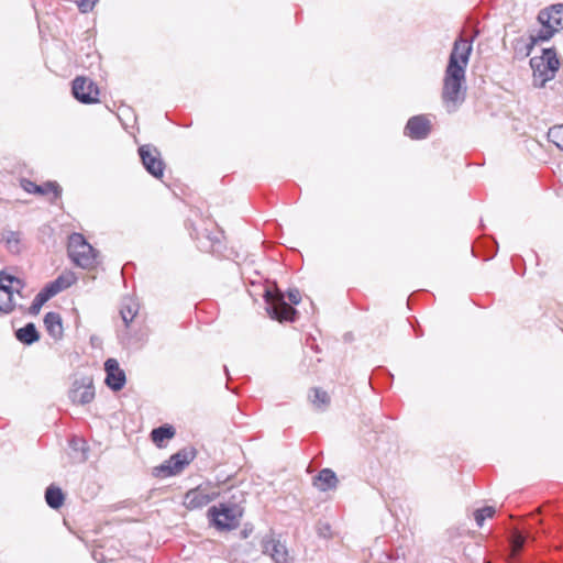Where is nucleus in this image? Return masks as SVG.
I'll return each mask as SVG.
<instances>
[{
  "label": "nucleus",
  "mask_w": 563,
  "mask_h": 563,
  "mask_svg": "<svg viewBox=\"0 0 563 563\" xmlns=\"http://www.w3.org/2000/svg\"><path fill=\"white\" fill-rule=\"evenodd\" d=\"M46 301H47V296H46V295L44 296V295H42L41 292H38V294L35 296V298H34V300H33V302H32V305H31V307H30V313H31V314H37V313L40 312V310H41L42 306H43Z\"/></svg>",
  "instance_id": "30"
},
{
  "label": "nucleus",
  "mask_w": 563,
  "mask_h": 563,
  "mask_svg": "<svg viewBox=\"0 0 563 563\" xmlns=\"http://www.w3.org/2000/svg\"><path fill=\"white\" fill-rule=\"evenodd\" d=\"M44 325L48 334L55 340H59L63 336V322L62 317L57 312H47L44 317Z\"/></svg>",
  "instance_id": "16"
},
{
  "label": "nucleus",
  "mask_w": 563,
  "mask_h": 563,
  "mask_svg": "<svg viewBox=\"0 0 563 563\" xmlns=\"http://www.w3.org/2000/svg\"><path fill=\"white\" fill-rule=\"evenodd\" d=\"M287 297L292 305H298L301 300V296L298 289H289Z\"/></svg>",
  "instance_id": "34"
},
{
  "label": "nucleus",
  "mask_w": 563,
  "mask_h": 563,
  "mask_svg": "<svg viewBox=\"0 0 563 563\" xmlns=\"http://www.w3.org/2000/svg\"><path fill=\"white\" fill-rule=\"evenodd\" d=\"M16 339L25 344H32L40 338L38 332L33 323H27L19 329L15 333Z\"/></svg>",
  "instance_id": "21"
},
{
  "label": "nucleus",
  "mask_w": 563,
  "mask_h": 563,
  "mask_svg": "<svg viewBox=\"0 0 563 563\" xmlns=\"http://www.w3.org/2000/svg\"><path fill=\"white\" fill-rule=\"evenodd\" d=\"M95 398L92 378L85 376L75 379L69 390V399L74 404L86 405Z\"/></svg>",
  "instance_id": "10"
},
{
  "label": "nucleus",
  "mask_w": 563,
  "mask_h": 563,
  "mask_svg": "<svg viewBox=\"0 0 563 563\" xmlns=\"http://www.w3.org/2000/svg\"><path fill=\"white\" fill-rule=\"evenodd\" d=\"M538 21L541 24H548L556 32L563 30V4H554L551 8L543 9L538 14Z\"/></svg>",
  "instance_id": "14"
},
{
  "label": "nucleus",
  "mask_w": 563,
  "mask_h": 563,
  "mask_svg": "<svg viewBox=\"0 0 563 563\" xmlns=\"http://www.w3.org/2000/svg\"><path fill=\"white\" fill-rule=\"evenodd\" d=\"M262 551L268 555L274 563H289L290 556L284 542L273 534L266 536L262 540Z\"/></svg>",
  "instance_id": "9"
},
{
  "label": "nucleus",
  "mask_w": 563,
  "mask_h": 563,
  "mask_svg": "<svg viewBox=\"0 0 563 563\" xmlns=\"http://www.w3.org/2000/svg\"><path fill=\"white\" fill-rule=\"evenodd\" d=\"M137 311L139 305L135 301H133L132 299L124 300L120 310V314L126 325H129L133 321V319L137 314Z\"/></svg>",
  "instance_id": "24"
},
{
  "label": "nucleus",
  "mask_w": 563,
  "mask_h": 563,
  "mask_svg": "<svg viewBox=\"0 0 563 563\" xmlns=\"http://www.w3.org/2000/svg\"><path fill=\"white\" fill-rule=\"evenodd\" d=\"M313 485L322 492L333 489L338 485V477L330 468H323L313 481Z\"/></svg>",
  "instance_id": "17"
},
{
  "label": "nucleus",
  "mask_w": 563,
  "mask_h": 563,
  "mask_svg": "<svg viewBox=\"0 0 563 563\" xmlns=\"http://www.w3.org/2000/svg\"><path fill=\"white\" fill-rule=\"evenodd\" d=\"M73 95L81 103H96L99 100V89L97 85L86 77H76L74 79Z\"/></svg>",
  "instance_id": "8"
},
{
  "label": "nucleus",
  "mask_w": 563,
  "mask_h": 563,
  "mask_svg": "<svg viewBox=\"0 0 563 563\" xmlns=\"http://www.w3.org/2000/svg\"><path fill=\"white\" fill-rule=\"evenodd\" d=\"M220 496V492L210 485H199L184 496V506L188 510L201 509Z\"/></svg>",
  "instance_id": "6"
},
{
  "label": "nucleus",
  "mask_w": 563,
  "mask_h": 563,
  "mask_svg": "<svg viewBox=\"0 0 563 563\" xmlns=\"http://www.w3.org/2000/svg\"><path fill=\"white\" fill-rule=\"evenodd\" d=\"M243 508L238 503L227 501L208 510L210 523L219 531H231L240 526Z\"/></svg>",
  "instance_id": "2"
},
{
  "label": "nucleus",
  "mask_w": 563,
  "mask_h": 563,
  "mask_svg": "<svg viewBox=\"0 0 563 563\" xmlns=\"http://www.w3.org/2000/svg\"><path fill=\"white\" fill-rule=\"evenodd\" d=\"M541 25H542V27L536 34H533V33L530 34V36L527 41H523V40L517 41L516 48L518 47V45L520 43H522L526 48V54H525L526 56H528L530 54L531 49L538 42H544V41L550 40L556 32L554 29L549 27L548 24H541Z\"/></svg>",
  "instance_id": "15"
},
{
  "label": "nucleus",
  "mask_w": 563,
  "mask_h": 563,
  "mask_svg": "<svg viewBox=\"0 0 563 563\" xmlns=\"http://www.w3.org/2000/svg\"><path fill=\"white\" fill-rule=\"evenodd\" d=\"M104 371L107 373V386L114 391L121 390L125 385L126 378L118 361L115 358H108L104 363Z\"/></svg>",
  "instance_id": "13"
},
{
  "label": "nucleus",
  "mask_w": 563,
  "mask_h": 563,
  "mask_svg": "<svg viewBox=\"0 0 563 563\" xmlns=\"http://www.w3.org/2000/svg\"><path fill=\"white\" fill-rule=\"evenodd\" d=\"M24 189L27 192L42 194V195L52 192L55 198H58L62 194L60 186L54 181H47L42 186H38L32 181H27L26 185L24 186Z\"/></svg>",
  "instance_id": "19"
},
{
  "label": "nucleus",
  "mask_w": 563,
  "mask_h": 563,
  "mask_svg": "<svg viewBox=\"0 0 563 563\" xmlns=\"http://www.w3.org/2000/svg\"><path fill=\"white\" fill-rule=\"evenodd\" d=\"M76 282V276L74 273H65L59 275L55 280L56 288H58L60 291L70 287Z\"/></svg>",
  "instance_id": "27"
},
{
  "label": "nucleus",
  "mask_w": 563,
  "mask_h": 563,
  "mask_svg": "<svg viewBox=\"0 0 563 563\" xmlns=\"http://www.w3.org/2000/svg\"><path fill=\"white\" fill-rule=\"evenodd\" d=\"M42 295L47 296V300H49L52 297L60 292L58 288H56L55 283L48 284L43 290L40 291Z\"/></svg>",
  "instance_id": "33"
},
{
  "label": "nucleus",
  "mask_w": 563,
  "mask_h": 563,
  "mask_svg": "<svg viewBox=\"0 0 563 563\" xmlns=\"http://www.w3.org/2000/svg\"><path fill=\"white\" fill-rule=\"evenodd\" d=\"M98 0H79L77 5L80 12L88 13L93 10Z\"/></svg>",
  "instance_id": "32"
},
{
  "label": "nucleus",
  "mask_w": 563,
  "mask_h": 563,
  "mask_svg": "<svg viewBox=\"0 0 563 563\" xmlns=\"http://www.w3.org/2000/svg\"><path fill=\"white\" fill-rule=\"evenodd\" d=\"M139 154L145 169L155 178L161 179L165 169L161 152L155 146L145 144L140 146Z\"/></svg>",
  "instance_id": "7"
},
{
  "label": "nucleus",
  "mask_w": 563,
  "mask_h": 563,
  "mask_svg": "<svg viewBox=\"0 0 563 563\" xmlns=\"http://www.w3.org/2000/svg\"><path fill=\"white\" fill-rule=\"evenodd\" d=\"M525 542H526V538L521 533H519V532L515 533L511 538L512 550L515 552L520 551L523 548Z\"/></svg>",
  "instance_id": "31"
},
{
  "label": "nucleus",
  "mask_w": 563,
  "mask_h": 563,
  "mask_svg": "<svg viewBox=\"0 0 563 563\" xmlns=\"http://www.w3.org/2000/svg\"><path fill=\"white\" fill-rule=\"evenodd\" d=\"M431 131V122L426 115L410 118L405 126V134L412 140L427 139Z\"/></svg>",
  "instance_id": "12"
},
{
  "label": "nucleus",
  "mask_w": 563,
  "mask_h": 563,
  "mask_svg": "<svg viewBox=\"0 0 563 563\" xmlns=\"http://www.w3.org/2000/svg\"><path fill=\"white\" fill-rule=\"evenodd\" d=\"M266 311L272 319L278 321H295L297 310L289 306L280 291L266 290L265 295Z\"/></svg>",
  "instance_id": "5"
},
{
  "label": "nucleus",
  "mask_w": 563,
  "mask_h": 563,
  "mask_svg": "<svg viewBox=\"0 0 563 563\" xmlns=\"http://www.w3.org/2000/svg\"><path fill=\"white\" fill-rule=\"evenodd\" d=\"M5 244L11 252H19V234L13 231H9L3 235Z\"/></svg>",
  "instance_id": "29"
},
{
  "label": "nucleus",
  "mask_w": 563,
  "mask_h": 563,
  "mask_svg": "<svg viewBox=\"0 0 563 563\" xmlns=\"http://www.w3.org/2000/svg\"><path fill=\"white\" fill-rule=\"evenodd\" d=\"M196 456L192 448H185L173 454L163 464L156 466L153 474L157 477H168L179 474Z\"/></svg>",
  "instance_id": "4"
},
{
  "label": "nucleus",
  "mask_w": 563,
  "mask_h": 563,
  "mask_svg": "<svg viewBox=\"0 0 563 563\" xmlns=\"http://www.w3.org/2000/svg\"><path fill=\"white\" fill-rule=\"evenodd\" d=\"M548 139L558 148L563 151V125H556L549 129Z\"/></svg>",
  "instance_id": "26"
},
{
  "label": "nucleus",
  "mask_w": 563,
  "mask_h": 563,
  "mask_svg": "<svg viewBox=\"0 0 563 563\" xmlns=\"http://www.w3.org/2000/svg\"><path fill=\"white\" fill-rule=\"evenodd\" d=\"M175 435V429L173 426L165 424L158 428H155L151 432L152 441L158 446L163 448V442L165 440H169Z\"/></svg>",
  "instance_id": "20"
},
{
  "label": "nucleus",
  "mask_w": 563,
  "mask_h": 563,
  "mask_svg": "<svg viewBox=\"0 0 563 563\" xmlns=\"http://www.w3.org/2000/svg\"><path fill=\"white\" fill-rule=\"evenodd\" d=\"M45 500L53 509H58L64 503V494L59 487L51 485L45 492Z\"/></svg>",
  "instance_id": "22"
},
{
  "label": "nucleus",
  "mask_w": 563,
  "mask_h": 563,
  "mask_svg": "<svg viewBox=\"0 0 563 563\" xmlns=\"http://www.w3.org/2000/svg\"><path fill=\"white\" fill-rule=\"evenodd\" d=\"M68 255L78 267L90 269L98 264V252L80 233H73L68 239Z\"/></svg>",
  "instance_id": "3"
},
{
  "label": "nucleus",
  "mask_w": 563,
  "mask_h": 563,
  "mask_svg": "<svg viewBox=\"0 0 563 563\" xmlns=\"http://www.w3.org/2000/svg\"><path fill=\"white\" fill-rule=\"evenodd\" d=\"M24 284L21 279L7 274L5 272H0V292L3 291L8 295V301L3 305H0V311L4 313H10L13 311L15 305L12 301V295L15 290L16 292H20V290L23 288Z\"/></svg>",
  "instance_id": "11"
},
{
  "label": "nucleus",
  "mask_w": 563,
  "mask_h": 563,
  "mask_svg": "<svg viewBox=\"0 0 563 563\" xmlns=\"http://www.w3.org/2000/svg\"><path fill=\"white\" fill-rule=\"evenodd\" d=\"M309 399L318 410H324L330 404V396L328 393L317 387L311 389Z\"/></svg>",
  "instance_id": "23"
},
{
  "label": "nucleus",
  "mask_w": 563,
  "mask_h": 563,
  "mask_svg": "<svg viewBox=\"0 0 563 563\" xmlns=\"http://www.w3.org/2000/svg\"><path fill=\"white\" fill-rule=\"evenodd\" d=\"M541 58H544L545 66L548 68V76H555V73L560 67V62L555 53L551 49H545Z\"/></svg>",
  "instance_id": "25"
},
{
  "label": "nucleus",
  "mask_w": 563,
  "mask_h": 563,
  "mask_svg": "<svg viewBox=\"0 0 563 563\" xmlns=\"http://www.w3.org/2000/svg\"><path fill=\"white\" fill-rule=\"evenodd\" d=\"M473 37L455 40L444 71L442 99L449 112H453L465 99V74L473 49Z\"/></svg>",
  "instance_id": "1"
},
{
  "label": "nucleus",
  "mask_w": 563,
  "mask_h": 563,
  "mask_svg": "<svg viewBox=\"0 0 563 563\" xmlns=\"http://www.w3.org/2000/svg\"><path fill=\"white\" fill-rule=\"evenodd\" d=\"M495 514L494 507L486 506L481 509L475 510L474 518L478 527L484 525L486 518H492Z\"/></svg>",
  "instance_id": "28"
},
{
  "label": "nucleus",
  "mask_w": 563,
  "mask_h": 563,
  "mask_svg": "<svg viewBox=\"0 0 563 563\" xmlns=\"http://www.w3.org/2000/svg\"><path fill=\"white\" fill-rule=\"evenodd\" d=\"M530 64L533 69V81L536 86L542 87L547 81L554 78V76H548L544 58H531Z\"/></svg>",
  "instance_id": "18"
}]
</instances>
